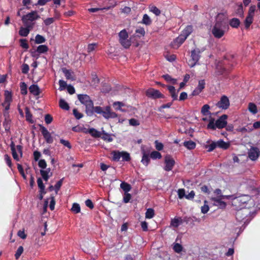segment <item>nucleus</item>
<instances>
[{
	"label": "nucleus",
	"instance_id": "obj_1",
	"mask_svg": "<svg viewBox=\"0 0 260 260\" xmlns=\"http://www.w3.org/2000/svg\"><path fill=\"white\" fill-rule=\"evenodd\" d=\"M77 98L80 103L85 106V113L89 116H91L94 113L102 114L106 119L114 118L118 117V114L111 111V107L107 106L105 108L101 106H93V102L90 96L86 94H78Z\"/></svg>",
	"mask_w": 260,
	"mask_h": 260
},
{
	"label": "nucleus",
	"instance_id": "obj_2",
	"mask_svg": "<svg viewBox=\"0 0 260 260\" xmlns=\"http://www.w3.org/2000/svg\"><path fill=\"white\" fill-rule=\"evenodd\" d=\"M4 96L5 101L2 104L5 109V111L4 113L5 120L3 122V126L6 132H10L11 120L10 119L9 113L7 111L10 109V103L12 101V94L11 92L5 90Z\"/></svg>",
	"mask_w": 260,
	"mask_h": 260
},
{
	"label": "nucleus",
	"instance_id": "obj_3",
	"mask_svg": "<svg viewBox=\"0 0 260 260\" xmlns=\"http://www.w3.org/2000/svg\"><path fill=\"white\" fill-rule=\"evenodd\" d=\"M251 211L248 208L242 207L236 213V218L238 222L248 224L252 218Z\"/></svg>",
	"mask_w": 260,
	"mask_h": 260
},
{
	"label": "nucleus",
	"instance_id": "obj_4",
	"mask_svg": "<svg viewBox=\"0 0 260 260\" xmlns=\"http://www.w3.org/2000/svg\"><path fill=\"white\" fill-rule=\"evenodd\" d=\"M228 115L223 114L221 115L217 120L215 122V119L213 118H211L209 119V122L207 124V127L209 129L215 130L216 128L222 129L224 128L227 124L226 119H228Z\"/></svg>",
	"mask_w": 260,
	"mask_h": 260
},
{
	"label": "nucleus",
	"instance_id": "obj_5",
	"mask_svg": "<svg viewBox=\"0 0 260 260\" xmlns=\"http://www.w3.org/2000/svg\"><path fill=\"white\" fill-rule=\"evenodd\" d=\"M228 26V25L225 21L218 20L216 22L212 29V33L215 38L220 39L224 36L225 30Z\"/></svg>",
	"mask_w": 260,
	"mask_h": 260
},
{
	"label": "nucleus",
	"instance_id": "obj_6",
	"mask_svg": "<svg viewBox=\"0 0 260 260\" xmlns=\"http://www.w3.org/2000/svg\"><path fill=\"white\" fill-rule=\"evenodd\" d=\"M40 18V16L38 14L36 11H32L27 14L24 15L22 17V21L23 24H31L32 27L35 23L34 21Z\"/></svg>",
	"mask_w": 260,
	"mask_h": 260
},
{
	"label": "nucleus",
	"instance_id": "obj_7",
	"mask_svg": "<svg viewBox=\"0 0 260 260\" xmlns=\"http://www.w3.org/2000/svg\"><path fill=\"white\" fill-rule=\"evenodd\" d=\"M118 36L120 44L125 48H128L131 45V41L128 39V35L126 30L125 29L121 30L119 32Z\"/></svg>",
	"mask_w": 260,
	"mask_h": 260
},
{
	"label": "nucleus",
	"instance_id": "obj_8",
	"mask_svg": "<svg viewBox=\"0 0 260 260\" xmlns=\"http://www.w3.org/2000/svg\"><path fill=\"white\" fill-rule=\"evenodd\" d=\"M200 53L201 51L199 48L191 51V58L188 61V64L190 68H192L197 64L201 57Z\"/></svg>",
	"mask_w": 260,
	"mask_h": 260
},
{
	"label": "nucleus",
	"instance_id": "obj_9",
	"mask_svg": "<svg viewBox=\"0 0 260 260\" xmlns=\"http://www.w3.org/2000/svg\"><path fill=\"white\" fill-rule=\"evenodd\" d=\"M146 95L152 99H164L165 95L161 93L158 90L153 88H148L145 92Z\"/></svg>",
	"mask_w": 260,
	"mask_h": 260
},
{
	"label": "nucleus",
	"instance_id": "obj_10",
	"mask_svg": "<svg viewBox=\"0 0 260 260\" xmlns=\"http://www.w3.org/2000/svg\"><path fill=\"white\" fill-rule=\"evenodd\" d=\"M40 131L46 143L52 144L53 142V138L51 134L43 125H40Z\"/></svg>",
	"mask_w": 260,
	"mask_h": 260
},
{
	"label": "nucleus",
	"instance_id": "obj_11",
	"mask_svg": "<svg viewBox=\"0 0 260 260\" xmlns=\"http://www.w3.org/2000/svg\"><path fill=\"white\" fill-rule=\"evenodd\" d=\"M165 166L164 170L166 171H170L174 167L175 162L174 159L170 155H166L165 157Z\"/></svg>",
	"mask_w": 260,
	"mask_h": 260
},
{
	"label": "nucleus",
	"instance_id": "obj_12",
	"mask_svg": "<svg viewBox=\"0 0 260 260\" xmlns=\"http://www.w3.org/2000/svg\"><path fill=\"white\" fill-rule=\"evenodd\" d=\"M216 106L222 109H227L230 106V101L228 97L225 95L222 96L216 104Z\"/></svg>",
	"mask_w": 260,
	"mask_h": 260
},
{
	"label": "nucleus",
	"instance_id": "obj_13",
	"mask_svg": "<svg viewBox=\"0 0 260 260\" xmlns=\"http://www.w3.org/2000/svg\"><path fill=\"white\" fill-rule=\"evenodd\" d=\"M249 158L253 161L256 160L260 155L259 149L256 147H252L248 152Z\"/></svg>",
	"mask_w": 260,
	"mask_h": 260
},
{
	"label": "nucleus",
	"instance_id": "obj_14",
	"mask_svg": "<svg viewBox=\"0 0 260 260\" xmlns=\"http://www.w3.org/2000/svg\"><path fill=\"white\" fill-rule=\"evenodd\" d=\"M205 80H200L199 81L198 86L193 90L191 93L192 96H196L199 95L205 87Z\"/></svg>",
	"mask_w": 260,
	"mask_h": 260
},
{
	"label": "nucleus",
	"instance_id": "obj_15",
	"mask_svg": "<svg viewBox=\"0 0 260 260\" xmlns=\"http://www.w3.org/2000/svg\"><path fill=\"white\" fill-rule=\"evenodd\" d=\"M25 27H21L19 31V34L22 37H27L30 30L33 28L31 24H23Z\"/></svg>",
	"mask_w": 260,
	"mask_h": 260
},
{
	"label": "nucleus",
	"instance_id": "obj_16",
	"mask_svg": "<svg viewBox=\"0 0 260 260\" xmlns=\"http://www.w3.org/2000/svg\"><path fill=\"white\" fill-rule=\"evenodd\" d=\"M215 144L216 148H221L223 150H226L230 146V143L229 142H225L222 139L215 141Z\"/></svg>",
	"mask_w": 260,
	"mask_h": 260
},
{
	"label": "nucleus",
	"instance_id": "obj_17",
	"mask_svg": "<svg viewBox=\"0 0 260 260\" xmlns=\"http://www.w3.org/2000/svg\"><path fill=\"white\" fill-rule=\"evenodd\" d=\"M222 199L220 198H212L211 200L214 202L213 204L215 206H217L218 208L221 209L225 208L226 204L224 201L221 200Z\"/></svg>",
	"mask_w": 260,
	"mask_h": 260
},
{
	"label": "nucleus",
	"instance_id": "obj_18",
	"mask_svg": "<svg viewBox=\"0 0 260 260\" xmlns=\"http://www.w3.org/2000/svg\"><path fill=\"white\" fill-rule=\"evenodd\" d=\"M62 71L64 74L67 79L74 81L75 80L74 73L70 70H68L65 68L62 69Z\"/></svg>",
	"mask_w": 260,
	"mask_h": 260
},
{
	"label": "nucleus",
	"instance_id": "obj_19",
	"mask_svg": "<svg viewBox=\"0 0 260 260\" xmlns=\"http://www.w3.org/2000/svg\"><path fill=\"white\" fill-rule=\"evenodd\" d=\"M167 87L173 101H174L178 100V92H176L175 87L171 85H168Z\"/></svg>",
	"mask_w": 260,
	"mask_h": 260
},
{
	"label": "nucleus",
	"instance_id": "obj_20",
	"mask_svg": "<svg viewBox=\"0 0 260 260\" xmlns=\"http://www.w3.org/2000/svg\"><path fill=\"white\" fill-rule=\"evenodd\" d=\"M29 91L30 93L35 96H38L40 95L41 93V90L37 84H32L29 87Z\"/></svg>",
	"mask_w": 260,
	"mask_h": 260
},
{
	"label": "nucleus",
	"instance_id": "obj_21",
	"mask_svg": "<svg viewBox=\"0 0 260 260\" xmlns=\"http://www.w3.org/2000/svg\"><path fill=\"white\" fill-rule=\"evenodd\" d=\"M181 217H175L171 219V225L174 228H178L179 225L183 223Z\"/></svg>",
	"mask_w": 260,
	"mask_h": 260
},
{
	"label": "nucleus",
	"instance_id": "obj_22",
	"mask_svg": "<svg viewBox=\"0 0 260 260\" xmlns=\"http://www.w3.org/2000/svg\"><path fill=\"white\" fill-rule=\"evenodd\" d=\"M10 147L13 158L16 161H19V158L16 150V146L13 141H12L10 144Z\"/></svg>",
	"mask_w": 260,
	"mask_h": 260
},
{
	"label": "nucleus",
	"instance_id": "obj_23",
	"mask_svg": "<svg viewBox=\"0 0 260 260\" xmlns=\"http://www.w3.org/2000/svg\"><path fill=\"white\" fill-rule=\"evenodd\" d=\"M187 37H185L183 34H181L177 38H176L174 42L175 43H176L178 46H180L184 43Z\"/></svg>",
	"mask_w": 260,
	"mask_h": 260
},
{
	"label": "nucleus",
	"instance_id": "obj_24",
	"mask_svg": "<svg viewBox=\"0 0 260 260\" xmlns=\"http://www.w3.org/2000/svg\"><path fill=\"white\" fill-rule=\"evenodd\" d=\"M183 145L188 149L192 150L195 148L196 144L193 141L189 140L184 142Z\"/></svg>",
	"mask_w": 260,
	"mask_h": 260
},
{
	"label": "nucleus",
	"instance_id": "obj_25",
	"mask_svg": "<svg viewBox=\"0 0 260 260\" xmlns=\"http://www.w3.org/2000/svg\"><path fill=\"white\" fill-rule=\"evenodd\" d=\"M240 24V20L237 18H234L230 20L229 24L233 28H238Z\"/></svg>",
	"mask_w": 260,
	"mask_h": 260
},
{
	"label": "nucleus",
	"instance_id": "obj_26",
	"mask_svg": "<svg viewBox=\"0 0 260 260\" xmlns=\"http://www.w3.org/2000/svg\"><path fill=\"white\" fill-rule=\"evenodd\" d=\"M253 21V17L249 15H247L244 20V25L246 29L249 28L250 25L252 23Z\"/></svg>",
	"mask_w": 260,
	"mask_h": 260
},
{
	"label": "nucleus",
	"instance_id": "obj_27",
	"mask_svg": "<svg viewBox=\"0 0 260 260\" xmlns=\"http://www.w3.org/2000/svg\"><path fill=\"white\" fill-rule=\"evenodd\" d=\"M149 155L146 153L145 151H143V154L141 162L145 166H147L150 162Z\"/></svg>",
	"mask_w": 260,
	"mask_h": 260
},
{
	"label": "nucleus",
	"instance_id": "obj_28",
	"mask_svg": "<svg viewBox=\"0 0 260 260\" xmlns=\"http://www.w3.org/2000/svg\"><path fill=\"white\" fill-rule=\"evenodd\" d=\"M209 110V105L208 104H205L202 107L201 112L203 115L207 116L211 114Z\"/></svg>",
	"mask_w": 260,
	"mask_h": 260
},
{
	"label": "nucleus",
	"instance_id": "obj_29",
	"mask_svg": "<svg viewBox=\"0 0 260 260\" xmlns=\"http://www.w3.org/2000/svg\"><path fill=\"white\" fill-rule=\"evenodd\" d=\"M88 132L90 135L94 138H99L101 137V133L94 128L88 129Z\"/></svg>",
	"mask_w": 260,
	"mask_h": 260
},
{
	"label": "nucleus",
	"instance_id": "obj_30",
	"mask_svg": "<svg viewBox=\"0 0 260 260\" xmlns=\"http://www.w3.org/2000/svg\"><path fill=\"white\" fill-rule=\"evenodd\" d=\"M49 50L47 46L45 45H39L37 48V51L38 53H44L47 52Z\"/></svg>",
	"mask_w": 260,
	"mask_h": 260
},
{
	"label": "nucleus",
	"instance_id": "obj_31",
	"mask_svg": "<svg viewBox=\"0 0 260 260\" xmlns=\"http://www.w3.org/2000/svg\"><path fill=\"white\" fill-rule=\"evenodd\" d=\"M59 106L63 110H69L70 107L69 104L63 99H60L59 101Z\"/></svg>",
	"mask_w": 260,
	"mask_h": 260
},
{
	"label": "nucleus",
	"instance_id": "obj_32",
	"mask_svg": "<svg viewBox=\"0 0 260 260\" xmlns=\"http://www.w3.org/2000/svg\"><path fill=\"white\" fill-rule=\"evenodd\" d=\"M140 23L144 24L146 25H149L151 24L152 20H151L149 16L147 14H145L143 15V19Z\"/></svg>",
	"mask_w": 260,
	"mask_h": 260
},
{
	"label": "nucleus",
	"instance_id": "obj_33",
	"mask_svg": "<svg viewBox=\"0 0 260 260\" xmlns=\"http://www.w3.org/2000/svg\"><path fill=\"white\" fill-rule=\"evenodd\" d=\"M120 187L125 192H128L132 188L131 185L125 182H122L120 184Z\"/></svg>",
	"mask_w": 260,
	"mask_h": 260
},
{
	"label": "nucleus",
	"instance_id": "obj_34",
	"mask_svg": "<svg viewBox=\"0 0 260 260\" xmlns=\"http://www.w3.org/2000/svg\"><path fill=\"white\" fill-rule=\"evenodd\" d=\"M121 152L119 151H113L112 152V154L113 155L112 160L115 161H118L121 156Z\"/></svg>",
	"mask_w": 260,
	"mask_h": 260
},
{
	"label": "nucleus",
	"instance_id": "obj_35",
	"mask_svg": "<svg viewBox=\"0 0 260 260\" xmlns=\"http://www.w3.org/2000/svg\"><path fill=\"white\" fill-rule=\"evenodd\" d=\"M248 109L253 114H255L257 112V106L253 103H249Z\"/></svg>",
	"mask_w": 260,
	"mask_h": 260
},
{
	"label": "nucleus",
	"instance_id": "obj_36",
	"mask_svg": "<svg viewBox=\"0 0 260 260\" xmlns=\"http://www.w3.org/2000/svg\"><path fill=\"white\" fill-rule=\"evenodd\" d=\"M162 77L167 82L171 83L173 84H175L177 82V80L176 79L172 78V77L169 74H166L162 75Z\"/></svg>",
	"mask_w": 260,
	"mask_h": 260
},
{
	"label": "nucleus",
	"instance_id": "obj_37",
	"mask_svg": "<svg viewBox=\"0 0 260 260\" xmlns=\"http://www.w3.org/2000/svg\"><path fill=\"white\" fill-rule=\"evenodd\" d=\"M193 28L191 25L187 26L185 29L182 31V34H183L185 37L187 38V37L191 34L192 32Z\"/></svg>",
	"mask_w": 260,
	"mask_h": 260
},
{
	"label": "nucleus",
	"instance_id": "obj_38",
	"mask_svg": "<svg viewBox=\"0 0 260 260\" xmlns=\"http://www.w3.org/2000/svg\"><path fill=\"white\" fill-rule=\"evenodd\" d=\"M122 160L124 161H129L131 159V156L129 153L126 151H121V153Z\"/></svg>",
	"mask_w": 260,
	"mask_h": 260
},
{
	"label": "nucleus",
	"instance_id": "obj_39",
	"mask_svg": "<svg viewBox=\"0 0 260 260\" xmlns=\"http://www.w3.org/2000/svg\"><path fill=\"white\" fill-rule=\"evenodd\" d=\"M154 216V210L152 208H148L145 213L146 218L151 219Z\"/></svg>",
	"mask_w": 260,
	"mask_h": 260
},
{
	"label": "nucleus",
	"instance_id": "obj_40",
	"mask_svg": "<svg viewBox=\"0 0 260 260\" xmlns=\"http://www.w3.org/2000/svg\"><path fill=\"white\" fill-rule=\"evenodd\" d=\"M45 41H46V39L43 36H42L40 35H39V34H38L36 36L35 43L36 44H42V43H45Z\"/></svg>",
	"mask_w": 260,
	"mask_h": 260
},
{
	"label": "nucleus",
	"instance_id": "obj_41",
	"mask_svg": "<svg viewBox=\"0 0 260 260\" xmlns=\"http://www.w3.org/2000/svg\"><path fill=\"white\" fill-rule=\"evenodd\" d=\"M21 93L23 95H26L27 93V85L25 82H21L20 84Z\"/></svg>",
	"mask_w": 260,
	"mask_h": 260
},
{
	"label": "nucleus",
	"instance_id": "obj_42",
	"mask_svg": "<svg viewBox=\"0 0 260 260\" xmlns=\"http://www.w3.org/2000/svg\"><path fill=\"white\" fill-rule=\"evenodd\" d=\"M205 148L208 149V152L213 151L216 148L215 141H211L210 143L205 146Z\"/></svg>",
	"mask_w": 260,
	"mask_h": 260
},
{
	"label": "nucleus",
	"instance_id": "obj_43",
	"mask_svg": "<svg viewBox=\"0 0 260 260\" xmlns=\"http://www.w3.org/2000/svg\"><path fill=\"white\" fill-rule=\"evenodd\" d=\"M25 117H26V120L27 121H29L31 123H34V121L31 119L32 118V114L29 112L28 108H26V109H25Z\"/></svg>",
	"mask_w": 260,
	"mask_h": 260
},
{
	"label": "nucleus",
	"instance_id": "obj_44",
	"mask_svg": "<svg viewBox=\"0 0 260 260\" xmlns=\"http://www.w3.org/2000/svg\"><path fill=\"white\" fill-rule=\"evenodd\" d=\"M20 46L25 49H27L29 48V45L27 41L25 39H21L19 40Z\"/></svg>",
	"mask_w": 260,
	"mask_h": 260
},
{
	"label": "nucleus",
	"instance_id": "obj_45",
	"mask_svg": "<svg viewBox=\"0 0 260 260\" xmlns=\"http://www.w3.org/2000/svg\"><path fill=\"white\" fill-rule=\"evenodd\" d=\"M71 210L74 213H78L80 212L81 209L79 204L77 203H74L73 204Z\"/></svg>",
	"mask_w": 260,
	"mask_h": 260
},
{
	"label": "nucleus",
	"instance_id": "obj_46",
	"mask_svg": "<svg viewBox=\"0 0 260 260\" xmlns=\"http://www.w3.org/2000/svg\"><path fill=\"white\" fill-rule=\"evenodd\" d=\"M150 157L152 159H160L161 158L160 153L157 151H153L150 153Z\"/></svg>",
	"mask_w": 260,
	"mask_h": 260
},
{
	"label": "nucleus",
	"instance_id": "obj_47",
	"mask_svg": "<svg viewBox=\"0 0 260 260\" xmlns=\"http://www.w3.org/2000/svg\"><path fill=\"white\" fill-rule=\"evenodd\" d=\"M50 199L51 201H50V205H49V208L51 211H53L54 210L55 205V200L54 196L53 194H51L50 196Z\"/></svg>",
	"mask_w": 260,
	"mask_h": 260
},
{
	"label": "nucleus",
	"instance_id": "obj_48",
	"mask_svg": "<svg viewBox=\"0 0 260 260\" xmlns=\"http://www.w3.org/2000/svg\"><path fill=\"white\" fill-rule=\"evenodd\" d=\"M64 178L60 179L57 182L56 184L55 185L54 188L55 190L56 194H57L58 190L60 189L63 182V180Z\"/></svg>",
	"mask_w": 260,
	"mask_h": 260
},
{
	"label": "nucleus",
	"instance_id": "obj_49",
	"mask_svg": "<svg viewBox=\"0 0 260 260\" xmlns=\"http://www.w3.org/2000/svg\"><path fill=\"white\" fill-rule=\"evenodd\" d=\"M23 252V247L22 246H20L17 249L15 254V257L16 259H18L22 253Z\"/></svg>",
	"mask_w": 260,
	"mask_h": 260
},
{
	"label": "nucleus",
	"instance_id": "obj_50",
	"mask_svg": "<svg viewBox=\"0 0 260 260\" xmlns=\"http://www.w3.org/2000/svg\"><path fill=\"white\" fill-rule=\"evenodd\" d=\"M226 71L224 68L220 66H218L216 68V74L217 75H223Z\"/></svg>",
	"mask_w": 260,
	"mask_h": 260
},
{
	"label": "nucleus",
	"instance_id": "obj_51",
	"mask_svg": "<svg viewBox=\"0 0 260 260\" xmlns=\"http://www.w3.org/2000/svg\"><path fill=\"white\" fill-rule=\"evenodd\" d=\"M241 203L243 204L246 203V201L244 200V199L243 197H239L236 198L233 201V204H235V205H236V204L237 203Z\"/></svg>",
	"mask_w": 260,
	"mask_h": 260
},
{
	"label": "nucleus",
	"instance_id": "obj_52",
	"mask_svg": "<svg viewBox=\"0 0 260 260\" xmlns=\"http://www.w3.org/2000/svg\"><path fill=\"white\" fill-rule=\"evenodd\" d=\"M113 107H115L116 110H119L122 111L121 110V107L124 106V104L122 102H115L113 104Z\"/></svg>",
	"mask_w": 260,
	"mask_h": 260
},
{
	"label": "nucleus",
	"instance_id": "obj_53",
	"mask_svg": "<svg viewBox=\"0 0 260 260\" xmlns=\"http://www.w3.org/2000/svg\"><path fill=\"white\" fill-rule=\"evenodd\" d=\"M73 112L74 116L77 119H80L83 116V114L79 112L77 109H74L73 110Z\"/></svg>",
	"mask_w": 260,
	"mask_h": 260
},
{
	"label": "nucleus",
	"instance_id": "obj_54",
	"mask_svg": "<svg viewBox=\"0 0 260 260\" xmlns=\"http://www.w3.org/2000/svg\"><path fill=\"white\" fill-rule=\"evenodd\" d=\"M40 174L45 181H47L48 180L49 178V176L48 175V173H47V171H45L43 170H41Z\"/></svg>",
	"mask_w": 260,
	"mask_h": 260
},
{
	"label": "nucleus",
	"instance_id": "obj_55",
	"mask_svg": "<svg viewBox=\"0 0 260 260\" xmlns=\"http://www.w3.org/2000/svg\"><path fill=\"white\" fill-rule=\"evenodd\" d=\"M4 158H5V160L6 162L7 163V164L8 165V166L10 168H11L12 164L11 158L10 156L8 154H6L4 155Z\"/></svg>",
	"mask_w": 260,
	"mask_h": 260
},
{
	"label": "nucleus",
	"instance_id": "obj_56",
	"mask_svg": "<svg viewBox=\"0 0 260 260\" xmlns=\"http://www.w3.org/2000/svg\"><path fill=\"white\" fill-rule=\"evenodd\" d=\"M17 169H18L19 172L22 176V177L25 179L26 178V176L25 175L22 166L20 164H17Z\"/></svg>",
	"mask_w": 260,
	"mask_h": 260
},
{
	"label": "nucleus",
	"instance_id": "obj_57",
	"mask_svg": "<svg viewBox=\"0 0 260 260\" xmlns=\"http://www.w3.org/2000/svg\"><path fill=\"white\" fill-rule=\"evenodd\" d=\"M136 34H140V36L139 35H137V36L139 37H140L141 36H144L145 34V31L144 30V28L143 27H140L136 30Z\"/></svg>",
	"mask_w": 260,
	"mask_h": 260
},
{
	"label": "nucleus",
	"instance_id": "obj_58",
	"mask_svg": "<svg viewBox=\"0 0 260 260\" xmlns=\"http://www.w3.org/2000/svg\"><path fill=\"white\" fill-rule=\"evenodd\" d=\"M58 83L59 85V90H62L67 87V84L66 82L62 80H59Z\"/></svg>",
	"mask_w": 260,
	"mask_h": 260
},
{
	"label": "nucleus",
	"instance_id": "obj_59",
	"mask_svg": "<svg viewBox=\"0 0 260 260\" xmlns=\"http://www.w3.org/2000/svg\"><path fill=\"white\" fill-rule=\"evenodd\" d=\"M132 196L130 193L125 192L123 196V201L125 203H127L130 201L131 199Z\"/></svg>",
	"mask_w": 260,
	"mask_h": 260
},
{
	"label": "nucleus",
	"instance_id": "obj_60",
	"mask_svg": "<svg viewBox=\"0 0 260 260\" xmlns=\"http://www.w3.org/2000/svg\"><path fill=\"white\" fill-rule=\"evenodd\" d=\"M60 143L69 149L72 148V146L70 142L68 140H65L64 139H61L60 140Z\"/></svg>",
	"mask_w": 260,
	"mask_h": 260
},
{
	"label": "nucleus",
	"instance_id": "obj_61",
	"mask_svg": "<svg viewBox=\"0 0 260 260\" xmlns=\"http://www.w3.org/2000/svg\"><path fill=\"white\" fill-rule=\"evenodd\" d=\"M255 10L256 6L255 5H251L249 9L248 15L253 17Z\"/></svg>",
	"mask_w": 260,
	"mask_h": 260
},
{
	"label": "nucleus",
	"instance_id": "obj_62",
	"mask_svg": "<svg viewBox=\"0 0 260 260\" xmlns=\"http://www.w3.org/2000/svg\"><path fill=\"white\" fill-rule=\"evenodd\" d=\"M173 249L176 252L179 253L182 250V246L179 243H176Z\"/></svg>",
	"mask_w": 260,
	"mask_h": 260
},
{
	"label": "nucleus",
	"instance_id": "obj_63",
	"mask_svg": "<svg viewBox=\"0 0 260 260\" xmlns=\"http://www.w3.org/2000/svg\"><path fill=\"white\" fill-rule=\"evenodd\" d=\"M129 124L132 126H138L140 125V122L136 119L131 118L129 120Z\"/></svg>",
	"mask_w": 260,
	"mask_h": 260
},
{
	"label": "nucleus",
	"instance_id": "obj_64",
	"mask_svg": "<svg viewBox=\"0 0 260 260\" xmlns=\"http://www.w3.org/2000/svg\"><path fill=\"white\" fill-rule=\"evenodd\" d=\"M53 120L52 116L50 114H46L45 116V121L46 124H48L52 122Z\"/></svg>",
	"mask_w": 260,
	"mask_h": 260
}]
</instances>
